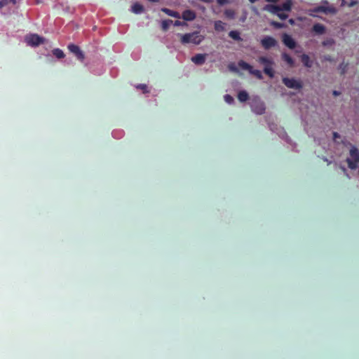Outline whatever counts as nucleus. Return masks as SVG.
Segmentation results:
<instances>
[{
	"mask_svg": "<svg viewBox=\"0 0 359 359\" xmlns=\"http://www.w3.org/2000/svg\"><path fill=\"white\" fill-rule=\"evenodd\" d=\"M217 1L218 4L222 6L228 4L229 2V0H217Z\"/></svg>",
	"mask_w": 359,
	"mask_h": 359,
	"instance_id": "f704fd0d",
	"label": "nucleus"
},
{
	"mask_svg": "<svg viewBox=\"0 0 359 359\" xmlns=\"http://www.w3.org/2000/svg\"><path fill=\"white\" fill-rule=\"evenodd\" d=\"M332 43H333L332 40H327L326 41H324L323 43V46H327V45L332 44Z\"/></svg>",
	"mask_w": 359,
	"mask_h": 359,
	"instance_id": "4c0bfd02",
	"label": "nucleus"
},
{
	"mask_svg": "<svg viewBox=\"0 0 359 359\" xmlns=\"http://www.w3.org/2000/svg\"><path fill=\"white\" fill-rule=\"evenodd\" d=\"M290 23H293V20H290Z\"/></svg>",
	"mask_w": 359,
	"mask_h": 359,
	"instance_id": "de8ad7c7",
	"label": "nucleus"
},
{
	"mask_svg": "<svg viewBox=\"0 0 359 359\" xmlns=\"http://www.w3.org/2000/svg\"><path fill=\"white\" fill-rule=\"evenodd\" d=\"M257 62L264 65V67H269V66H273L274 62L272 58L266 57V56H261L257 59Z\"/></svg>",
	"mask_w": 359,
	"mask_h": 359,
	"instance_id": "9b49d317",
	"label": "nucleus"
},
{
	"mask_svg": "<svg viewBox=\"0 0 359 359\" xmlns=\"http://www.w3.org/2000/svg\"><path fill=\"white\" fill-rule=\"evenodd\" d=\"M68 49L71 53H74L79 60H83L84 59V55L78 46L69 44Z\"/></svg>",
	"mask_w": 359,
	"mask_h": 359,
	"instance_id": "6e6552de",
	"label": "nucleus"
},
{
	"mask_svg": "<svg viewBox=\"0 0 359 359\" xmlns=\"http://www.w3.org/2000/svg\"><path fill=\"white\" fill-rule=\"evenodd\" d=\"M174 25L175 26H184V25H187V24L184 22H182V21H180V20H176L174 22Z\"/></svg>",
	"mask_w": 359,
	"mask_h": 359,
	"instance_id": "473e14b6",
	"label": "nucleus"
},
{
	"mask_svg": "<svg viewBox=\"0 0 359 359\" xmlns=\"http://www.w3.org/2000/svg\"><path fill=\"white\" fill-rule=\"evenodd\" d=\"M280 20H285L288 17V15L287 14H285V13H282L281 11H278V13L276 15Z\"/></svg>",
	"mask_w": 359,
	"mask_h": 359,
	"instance_id": "7c9ffc66",
	"label": "nucleus"
},
{
	"mask_svg": "<svg viewBox=\"0 0 359 359\" xmlns=\"http://www.w3.org/2000/svg\"><path fill=\"white\" fill-rule=\"evenodd\" d=\"M252 111L257 114H262L265 111L264 103L260 100L259 97H254L250 102Z\"/></svg>",
	"mask_w": 359,
	"mask_h": 359,
	"instance_id": "7ed1b4c3",
	"label": "nucleus"
},
{
	"mask_svg": "<svg viewBox=\"0 0 359 359\" xmlns=\"http://www.w3.org/2000/svg\"><path fill=\"white\" fill-rule=\"evenodd\" d=\"M332 93L334 96H338L340 95V92L337 90H334Z\"/></svg>",
	"mask_w": 359,
	"mask_h": 359,
	"instance_id": "ea45409f",
	"label": "nucleus"
},
{
	"mask_svg": "<svg viewBox=\"0 0 359 359\" xmlns=\"http://www.w3.org/2000/svg\"><path fill=\"white\" fill-rule=\"evenodd\" d=\"M238 99L241 102H245L248 99V93L245 90H241L238 93Z\"/></svg>",
	"mask_w": 359,
	"mask_h": 359,
	"instance_id": "412c9836",
	"label": "nucleus"
},
{
	"mask_svg": "<svg viewBox=\"0 0 359 359\" xmlns=\"http://www.w3.org/2000/svg\"><path fill=\"white\" fill-rule=\"evenodd\" d=\"M283 43L287 46L290 49H293L295 48L296 46V42L295 41L292 39V37L291 36H290L289 34H284L283 35Z\"/></svg>",
	"mask_w": 359,
	"mask_h": 359,
	"instance_id": "1a4fd4ad",
	"label": "nucleus"
},
{
	"mask_svg": "<svg viewBox=\"0 0 359 359\" xmlns=\"http://www.w3.org/2000/svg\"><path fill=\"white\" fill-rule=\"evenodd\" d=\"M229 36L233 39V40L235 41H242V38L240 36V33L238 32V31H235V30H233V31H231L229 33Z\"/></svg>",
	"mask_w": 359,
	"mask_h": 359,
	"instance_id": "6ab92c4d",
	"label": "nucleus"
},
{
	"mask_svg": "<svg viewBox=\"0 0 359 359\" xmlns=\"http://www.w3.org/2000/svg\"><path fill=\"white\" fill-rule=\"evenodd\" d=\"M271 25L277 29L283 28L284 27V24L276 21H272Z\"/></svg>",
	"mask_w": 359,
	"mask_h": 359,
	"instance_id": "c756f323",
	"label": "nucleus"
},
{
	"mask_svg": "<svg viewBox=\"0 0 359 359\" xmlns=\"http://www.w3.org/2000/svg\"><path fill=\"white\" fill-rule=\"evenodd\" d=\"M339 137H340V136L337 133H336V132L333 133V138L334 140H337V139L339 138Z\"/></svg>",
	"mask_w": 359,
	"mask_h": 359,
	"instance_id": "58836bf2",
	"label": "nucleus"
},
{
	"mask_svg": "<svg viewBox=\"0 0 359 359\" xmlns=\"http://www.w3.org/2000/svg\"><path fill=\"white\" fill-rule=\"evenodd\" d=\"M215 29L216 31L222 32L225 29V23H224L221 20H217L215 22Z\"/></svg>",
	"mask_w": 359,
	"mask_h": 359,
	"instance_id": "aec40b11",
	"label": "nucleus"
},
{
	"mask_svg": "<svg viewBox=\"0 0 359 359\" xmlns=\"http://www.w3.org/2000/svg\"><path fill=\"white\" fill-rule=\"evenodd\" d=\"M162 11L164 12L165 13H166L169 16L174 17L176 18H180V15L179 13L172 11V10H170L168 8H163Z\"/></svg>",
	"mask_w": 359,
	"mask_h": 359,
	"instance_id": "a211bd4d",
	"label": "nucleus"
},
{
	"mask_svg": "<svg viewBox=\"0 0 359 359\" xmlns=\"http://www.w3.org/2000/svg\"><path fill=\"white\" fill-rule=\"evenodd\" d=\"M53 53L58 59L62 58L65 56L63 51L59 48L54 49Z\"/></svg>",
	"mask_w": 359,
	"mask_h": 359,
	"instance_id": "a878e982",
	"label": "nucleus"
},
{
	"mask_svg": "<svg viewBox=\"0 0 359 359\" xmlns=\"http://www.w3.org/2000/svg\"><path fill=\"white\" fill-rule=\"evenodd\" d=\"M238 66L242 69L247 70L248 72H250V70L252 68V66L250 65H249L248 63H247L246 62L243 61V60H241L238 62Z\"/></svg>",
	"mask_w": 359,
	"mask_h": 359,
	"instance_id": "b1692460",
	"label": "nucleus"
},
{
	"mask_svg": "<svg viewBox=\"0 0 359 359\" xmlns=\"http://www.w3.org/2000/svg\"><path fill=\"white\" fill-rule=\"evenodd\" d=\"M183 20L187 21H192L196 18V13L191 10H185L182 15Z\"/></svg>",
	"mask_w": 359,
	"mask_h": 359,
	"instance_id": "f8f14e48",
	"label": "nucleus"
},
{
	"mask_svg": "<svg viewBox=\"0 0 359 359\" xmlns=\"http://www.w3.org/2000/svg\"><path fill=\"white\" fill-rule=\"evenodd\" d=\"M229 69L231 70H235V68L232 65H229Z\"/></svg>",
	"mask_w": 359,
	"mask_h": 359,
	"instance_id": "79ce46f5",
	"label": "nucleus"
},
{
	"mask_svg": "<svg viewBox=\"0 0 359 359\" xmlns=\"http://www.w3.org/2000/svg\"><path fill=\"white\" fill-rule=\"evenodd\" d=\"M313 30L318 34H322L325 31V27L321 24L316 23L313 25Z\"/></svg>",
	"mask_w": 359,
	"mask_h": 359,
	"instance_id": "f3484780",
	"label": "nucleus"
},
{
	"mask_svg": "<svg viewBox=\"0 0 359 359\" xmlns=\"http://www.w3.org/2000/svg\"><path fill=\"white\" fill-rule=\"evenodd\" d=\"M341 5H342V6H343V5H344V0H342V4H341Z\"/></svg>",
	"mask_w": 359,
	"mask_h": 359,
	"instance_id": "49530a36",
	"label": "nucleus"
},
{
	"mask_svg": "<svg viewBox=\"0 0 359 359\" xmlns=\"http://www.w3.org/2000/svg\"><path fill=\"white\" fill-rule=\"evenodd\" d=\"M283 83L289 88L299 90L302 88V81L294 78H283Z\"/></svg>",
	"mask_w": 359,
	"mask_h": 359,
	"instance_id": "423d86ee",
	"label": "nucleus"
},
{
	"mask_svg": "<svg viewBox=\"0 0 359 359\" xmlns=\"http://www.w3.org/2000/svg\"><path fill=\"white\" fill-rule=\"evenodd\" d=\"M25 41L31 46H37L39 44L44 43L46 39L38 34H29L25 37Z\"/></svg>",
	"mask_w": 359,
	"mask_h": 359,
	"instance_id": "39448f33",
	"label": "nucleus"
},
{
	"mask_svg": "<svg viewBox=\"0 0 359 359\" xmlns=\"http://www.w3.org/2000/svg\"><path fill=\"white\" fill-rule=\"evenodd\" d=\"M172 23V20H163L162 22V28L163 30L168 29V28L170 27V25Z\"/></svg>",
	"mask_w": 359,
	"mask_h": 359,
	"instance_id": "cd10ccee",
	"label": "nucleus"
},
{
	"mask_svg": "<svg viewBox=\"0 0 359 359\" xmlns=\"http://www.w3.org/2000/svg\"><path fill=\"white\" fill-rule=\"evenodd\" d=\"M224 99L225 102L229 104H232L234 101L233 97L232 96H231L230 95H225L224 97Z\"/></svg>",
	"mask_w": 359,
	"mask_h": 359,
	"instance_id": "c85d7f7f",
	"label": "nucleus"
},
{
	"mask_svg": "<svg viewBox=\"0 0 359 359\" xmlns=\"http://www.w3.org/2000/svg\"><path fill=\"white\" fill-rule=\"evenodd\" d=\"M264 72L270 78H273L274 76V71L273 69V66L264 67Z\"/></svg>",
	"mask_w": 359,
	"mask_h": 359,
	"instance_id": "5701e85b",
	"label": "nucleus"
},
{
	"mask_svg": "<svg viewBox=\"0 0 359 359\" xmlns=\"http://www.w3.org/2000/svg\"><path fill=\"white\" fill-rule=\"evenodd\" d=\"M346 162L349 168L355 170L358 168L359 163V151L356 147H351L349 152V157L347 158Z\"/></svg>",
	"mask_w": 359,
	"mask_h": 359,
	"instance_id": "f03ea898",
	"label": "nucleus"
},
{
	"mask_svg": "<svg viewBox=\"0 0 359 359\" xmlns=\"http://www.w3.org/2000/svg\"><path fill=\"white\" fill-rule=\"evenodd\" d=\"M11 1H12V3H13V4H15L16 3V1H15V0H11Z\"/></svg>",
	"mask_w": 359,
	"mask_h": 359,
	"instance_id": "c03bdc74",
	"label": "nucleus"
},
{
	"mask_svg": "<svg viewBox=\"0 0 359 359\" xmlns=\"http://www.w3.org/2000/svg\"><path fill=\"white\" fill-rule=\"evenodd\" d=\"M292 3L291 0H287L285 2H284L281 6H279L280 11H290L292 8Z\"/></svg>",
	"mask_w": 359,
	"mask_h": 359,
	"instance_id": "dca6fc26",
	"label": "nucleus"
},
{
	"mask_svg": "<svg viewBox=\"0 0 359 359\" xmlns=\"http://www.w3.org/2000/svg\"><path fill=\"white\" fill-rule=\"evenodd\" d=\"M136 88L138 89L142 90L144 91V93L147 92V86L145 84H139V85L136 86Z\"/></svg>",
	"mask_w": 359,
	"mask_h": 359,
	"instance_id": "2f4dec72",
	"label": "nucleus"
},
{
	"mask_svg": "<svg viewBox=\"0 0 359 359\" xmlns=\"http://www.w3.org/2000/svg\"><path fill=\"white\" fill-rule=\"evenodd\" d=\"M263 11H268L273 15H277L280 11L279 6L266 4L263 7Z\"/></svg>",
	"mask_w": 359,
	"mask_h": 359,
	"instance_id": "ddd939ff",
	"label": "nucleus"
},
{
	"mask_svg": "<svg viewBox=\"0 0 359 359\" xmlns=\"http://www.w3.org/2000/svg\"><path fill=\"white\" fill-rule=\"evenodd\" d=\"M7 4V1L6 0H1L0 1V8H3Z\"/></svg>",
	"mask_w": 359,
	"mask_h": 359,
	"instance_id": "e433bc0d",
	"label": "nucleus"
},
{
	"mask_svg": "<svg viewBox=\"0 0 359 359\" xmlns=\"http://www.w3.org/2000/svg\"><path fill=\"white\" fill-rule=\"evenodd\" d=\"M36 1H37V3H38V4L40 2V1H39V0H36Z\"/></svg>",
	"mask_w": 359,
	"mask_h": 359,
	"instance_id": "09e8293b",
	"label": "nucleus"
},
{
	"mask_svg": "<svg viewBox=\"0 0 359 359\" xmlns=\"http://www.w3.org/2000/svg\"><path fill=\"white\" fill-rule=\"evenodd\" d=\"M249 73L254 75L259 79H262L263 77L262 72L260 70L253 69L252 67L251 69L250 70Z\"/></svg>",
	"mask_w": 359,
	"mask_h": 359,
	"instance_id": "393cba45",
	"label": "nucleus"
},
{
	"mask_svg": "<svg viewBox=\"0 0 359 359\" xmlns=\"http://www.w3.org/2000/svg\"><path fill=\"white\" fill-rule=\"evenodd\" d=\"M257 0H249V1L252 4L256 2Z\"/></svg>",
	"mask_w": 359,
	"mask_h": 359,
	"instance_id": "37998d69",
	"label": "nucleus"
},
{
	"mask_svg": "<svg viewBox=\"0 0 359 359\" xmlns=\"http://www.w3.org/2000/svg\"><path fill=\"white\" fill-rule=\"evenodd\" d=\"M267 2L270 3H277L279 0H265Z\"/></svg>",
	"mask_w": 359,
	"mask_h": 359,
	"instance_id": "a19ab883",
	"label": "nucleus"
},
{
	"mask_svg": "<svg viewBox=\"0 0 359 359\" xmlns=\"http://www.w3.org/2000/svg\"><path fill=\"white\" fill-rule=\"evenodd\" d=\"M301 60L305 67H312L313 62L310 60L309 55H307L306 54H303L301 56Z\"/></svg>",
	"mask_w": 359,
	"mask_h": 359,
	"instance_id": "2eb2a0df",
	"label": "nucleus"
},
{
	"mask_svg": "<svg viewBox=\"0 0 359 359\" xmlns=\"http://www.w3.org/2000/svg\"><path fill=\"white\" fill-rule=\"evenodd\" d=\"M181 42L183 44L193 43L194 45L200 44L204 39V36L199 32H194L185 34H180Z\"/></svg>",
	"mask_w": 359,
	"mask_h": 359,
	"instance_id": "f257e3e1",
	"label": "nucleus"
},
{
	"mask_svg": "<svg viewBox=\"0 0 359 359\" xmlns=\"http://www.w3.org/2000/svg\"><path fill=\"white\" fill-rule=\"evenodd\" d=\"M144 7L139 3L134 4L131 7V11L135 14H140L143 12Z\"/></svg>",
	"mask_w": 359,
	"mask_h": 359,
	"instance_id": "4468645a",
	"label": "nucleus"
},
{
	"mask_svg": "<svg viewBox=\"0 0 359 359\" xmlns=\"http://www.w3.org/2000/svg\"><path fill=\"white\" fill-rule=\"evenodd\" d=\"M261 44L265 49H269L277 44V41L271 36H266L261 40Z\"/></svg>",
	"mask_w": 359,
	"mask_h": 359,
	"instance_id": "0eeeda50",
	"label": "nucleus"
},
{
	"mask_svg": "<svg viewBox=\"0 0 359 359\" xmlns=\"http://www.w3.org/2000/svg\"><path fill=\"white\" fill-rule=\"evenodd\" d=\"M313 11H316V12H321V13H335L337 12V10L335 8L332 7V6H318V7H316L314 8H312V9H309L307 12V13L310 15V16H312V17H316V18H318V15H315L313 13Z\"/></svg>",
	"mask_w": 359,
	"mask_h": 359,
	"instance_id": "20e7f679",
	"label": "nucleus"
},
{
	"mask_svg": "<svg viewBox=\"0 0 359 359\" xmlns=\"http://www.w3.org/2000/svg\"><path fill=\"white\" fill-rule=\"evenodd\" d=\"M278 135L282 138H287V137L286 133H285V131L283 129H280V133H278Z\"/></svg>",
	"mask_w": 359,
	"mask_h": 359,
	"instance_id": "72a5a7b5",
	"label": "nucleus"
},
{
	"mask_svg": "<svg viewBox=\"0 0 359 359\" xmlns=\"http://www.w3.org/2000/svg\"><path fill=\"white\" fill-rule=\"evenodd\" d=\"M225 16L229 19H233L235 18V12L231 9H227L224 11Z\"/></svg>",
	"mask_w": 359,
	"mask_h": 359,
	"instance_id": "bb28decb",
	"label": "nucleus"
},
{
	"mask_svg": "<svg viewBox=\"0 0 359 359\" xmlns=\"http://www.w3.org/2000/svg\"><path fill=\"white\" fill-rule=\"evenodd\" d=\"M342 169H343V170H344V172H346V168H342Z\"/></svg>",
	"mask_w": 359,
	"mask_h": 359,
	"instance_id": "a18cd8bd",
	"label": "nucleus"
},
{
	"mask_svg": "<svg viewBox=\"0 0 359 359\" xmlns=\"http://www.w3.org/2000/svg\"><path fill=\"white\" fill-rule=\"evenodd\" d=\"M358 3V1L356 0H352L349 4H348V6L349 7H353L355 5H356Z\"/></svg>",
	"mask_w": 359,
	"mask_h": 359,
	"instance_id": "c9c22d12",
	"label": "nucleus"
},
{
	"mask_svg": "<svg viewBox=\"0 0 359 359\" xmlns=\"http://www.w3.org/2000/svg\"><path fill=\"white\" fill-rule=\"evenodd\" d=\"M282 58L284 61H285L289 65H294V60L287 53L282 54Z\"/></svg>",
	"mask_w": 359,
	"mask_h": 359,
	"instance_id": "4be33fe9",
	"label": "nucleus"
},
{
	"mask_svg": "<svg viewBox=\"0 0 359 359\" xmlns=\"http://www.w3.org/2000/svg\"><path fill=\"white\" fill-rule=\"evenodd\" d=\"M206 60V54H196L194 57H191V61L197 65H201L205 63Z\"/></svg>",
	"mask_w": 359,
	"mask_h": 359,
	"instance_id": "9d476101",
	"label": "nucleus"
}]
</instances>
